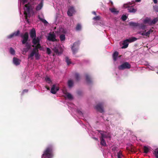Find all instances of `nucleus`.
Instances as JSON below:
<instances>
[{"mask_svg": "<svg viewBox=\"0 0 158 158\" xmlns=\"http://www.w3.org/2000/svg\"><path fill=\"white\" fill-rule=\"evenodd\" d=\"M24 9V15L25 19L28 22V17H29L31 15H33L34 14L32 7L30 4L28 3L27 4H26L25 5Z\"/></svg>", "mask_w": 158, "mask_h": 158, "instance_id": "1", "label": "nucleus"}, {"mask_svg": "<svg viewBox=\"0 0 158 158\" xmlns=\"http://www.w3.org/2000/svg\"><path fill=\"white\" fill-rule=\"evenodd\" d=\"M98 131L101 135L100 137L101 144L103 146H106V143L104 139L106 138H110L111 136L110 134L103 131L98 130Z\"/></svg>", "mask_w": 158, "mask_h": 158, "instance_id": "2", "label": "nucleus"}, {"mask_svg": "<svg viewBox=\"0 0 158 158\" xmlns=\"http://www.w3.org/2000/svg\"><path fill=\"white\" fill-rule=\"evenodd\" d=\"M53 156L52 147L51 146H50L44 151L41 158H52Z\"/></svg>", "mask_w": 158, "mask_h": 158, "instance_id": "3", "label": "nucleus"}, {"mask_svg": "<svg viewBox=\"0 0 158 158\" xmlns=\"http://www.w3.org/2000/svg\"><path fill=\"white\" fill-rule=\"evenodd\" d=\"M140 29L142 31H139L138 33L143 36H149L151 33L153 31L152 29H150L147 32H146L145 29L146 27L145 25L142 24L139 27Z\"/></svg>", "mask_w": 158, "mask_h": 158, "instance_id": "4", "label": "nucleus"}, {"mask_svg": "<svg viewBox=\"0 0 158 158\" xmlns=\"http://www.w3.org/2000/svg\"><path fill=\"white\" fill-rule=\"evenodd\" d=\"M137 39L134 37H132L128 39L124 40L123 43V46L122 47V48H127L129 43L132 42L136 41Z\"/></svg>", "mask_w": 158, "mask_h": 158, "instance_id": "5", "label": "nucleus"}, {"mask_svg": "<svg viewBox=\"0 0 158 158\" xmlns=\"http://www.w3.org/2000/svg\"><path fill=\"white\" fill-rule=\"evenodd\" d=\"M56 35L54 32L49 33L47 36V40L50 41L54 42L56 41Z\"/></svg>", "mask_w": 158, "mask_h": 158, "instance_id": "6", "label": "nucleus"}, {"mask_svg": "<svg viewBox=\"0 0 158 158\" xmlns=\"http://www.w3.org/2000/svg\"><path fill=\"white\" fill-rule=\"evenodd\" d=\"M131 68V65L127 62H125L118 67L119 70H123L126 69H130Z\"/></svg>", "mask_w": 158, "mask_h": 158, "instance_id": "7", "label": "nucleus"}, {"mask_svg": "<svg viewBox=\"0 0 158 158\" xmlns=\"http://www.w3.org/2000/svg\"><path fill=\"white\" fill-rule=\"evenodd\" d=\"M80 42L79 41L75 42L71 47V49L73 54H75L77 51Z\"/></svg>", "mask_w": 158, "mask_h": 158, "instance_id": "8", "label": "nucleus"}, {"mask_svg": "<svg viewBox=\"0 0 158 158\" xmlns=\"http://www.w3.org/2000/svg\"><path fill=\"white\" fill-rule=\"evenodd\" d=\"M53 50L55 53L58 55L61 54L63 52L62 48L59 46L57 47H55L53 48Z\"/></svg>", "mask_w": 158, "mask_h": 158, "instance_id": "9", "label": "nucleus"}, {"mask_svg": "<svg viewBox=\"0 0 158 158\" xmlns=\"http://www.w3.org/2000/svg\"><path fill=\"white\" fill-rule=\"evenodd\" d=\"M62 92L64 94V97L66 98H67L69 100H71L73 98V97L72 95L70 93L67 92L65 88H64L62 89Z\"/></svg>", "mask_w": 158, "mask_h": 158, "instance_id": "10", "label": "nucleus"}, {"mask_svg": "<svg viewBox=\"0 0 158 158\" xmlns=\"http://www.w3.org/2000/svg\"><path fill=\"white\" fill-rule=\"evenodd\" d=\"M59 89V88L57 85H53L51 87V92L52 94H55Z\"/></svg>", "mask_w": 158, "mask_h": 158, "instance_id": "11", "label": "nucleus"}, {"mask_svg": "<svg viewBox=\"0 0 158 158\" xmlns=\"http://www.w3.org/2000/svg\"><path fill=\"white\" fill-rule=\"evenodd\" d=\"M123 6L125 8H127L129 12L134 13L136 11V10L135 9L133 6H129L128 4H126L124 5Z\"/></svg>", "mask_w": 158, "mask_h": 158, "instance_id": "12", "label": "nucleus"}, {"mask_svg": "<svg viewBox=\"0 0 158 158\" xmlns=\"http://www.w3.org/2000/svg\"><path fill=\"white\" fill-rule=\"evenodd\" d=\"M21 37L23 39L22 41L23 44H25L27 41L28 38V32H25L23 35H22Z\"/></svg>", "mask_w": 158, "mask_h": 158, "instance_id": "13", "label": "nucleus"}, {"mask_svg": "<svg viewBox=\"0 0 158 158\" xmlns=\"http://www.w3.org/2000/svg\"><path fill=\"white\" fill-rule=\"evenodd\" d=\"M75 12V10L74 7L73 6H70L68 9L67 12V14L68 16H71Z\"/></svg>", "mask_w": 158, "mask_h": 158, "instance_id": "14", "label": "nucleus"}, {"mask_svg": "<svg viewBox=\"0 0 158 158\" xmlns=\"http://www.w3.org/2000/svg\"><path fill=\"white\" fill-rule=\"evenodd\" d=\"M32 39V42L34 45H37L40 44V37H36Z\"/></svg>", "mask_w": 158, "mask_h": 158, "instance_id": "15", "label": "nucleus"}, {"mask_svg": "<svg viewBox=\"0 0 158 158\" xmlns=\"http://www.w3.org/2000/svg\"><path fill=\"white\" fill-rule=\"evenodd\" d=\"M95 109L101 113H102L103 111L102 104V103H100L95 107Z\"/></svg>", "mask_w": 158, "mask_h": 158, "instance_id": "16", "label": "nucleus"}, {"mask_svg": "<svg viewBox=\"0 0 158 158\" xmlns=\"http://www.w3.org/2000/svg\"><path fill=\"white\" fill-rule=\"evenodd\" d=\"M30 35L31 37L33 39L36 36V32L34 28H32L30 32Z\"/></svg>", "mask_w": 158, "mask_h": 158, "instance_id": "17", "label": "nucleus"}, {"mask_svg": "<svg viewBox=\"0 0 158 158\" xmlns=\"http://www.w3.org/2000/svg\"><path fill=\"white\" fill-rule=\"evenodd\" d=\"M37 49L35 48H33V50L32 51L31 53L28 56V58L30 59L31 60H33L34 59V56H35V51H36Z\"/></svg>", "mask_w": 158, "mask_h": 158, "instance_id": "18", "label": "nucleus"}, {"mask_svg": "<svg viewBox=\"0 0 158 158\" xmlns=\"http://www.w3.org/2000/svg\"><path fill=\"white\" fill-rule=\"evenodd\" d=\"M19 34V31H17L7 36V38H11L15 36H18Z\"/></svg>", "mask_w": 158, "mask_h": 158, "instance_id": "19", "label": "nucleus"}, {"mask_svg": "<svg viewBox=\"0 0 158 158\" xmlns=\"http://www.w3.org/2000/svg\"><path fill=\"white\" fill-rule=\"evenodd\" d=\"M21 60L18 58L14 57L13 59V63L16 65H19L20 63Z\"/></svg>", "mask_w": 158, "mask_h": 158, "instance_id": "20", "label": "nucleus"}, {"mask_svg": "<svg viewBox=\"0 0 158 158\" xmlns=\"http://www.w3.org/2000/svg\"><path fill=\"white\" fill-rule=\"evenodd\" d=\"M43 0H42L40 3L36 6V9L37 10H40L43 6Z\"/></svg>", "mask_w": 158, "mask_h": 158, "instance_id": "21", "label": "nucleus"}, {"mask_svg": "<svg viewBox=\"0 0 158 158\" xmlns=\"http://www.w3.org/2000/svg\"><path fill=\"white\" fill-rule=\"evenodd\" d=\"M151 19L150 18H146L143 21V22L144 24H148L151 25Z\"/></svg>", "mask_w": 158, "mask_h": 158, "instance_id": "22", "label": "nucleus"}, {"mask_svg": "<svg viewBox=\"0 0 158 158\" xmlns=\"http://www.w3.org/2000/svg\"><path fill=\"white\" fill-rule=\"evenodd\" d=\"M118 55V52L116 51L113 54V60L114 61H116L117 57Z\"/></svg>", "mask_w": 158, "mask_h": 158, "instance_id": "23", "label": "nucleus"}, {"mask_svg": "<svg viewBox=\"0 0 158 158\" xmlns=\"http://www.w3.org/2000/svg\"><path fill=\"white\" fill-rule=\"evenodd\" d=\"M27 0H19V9L21 7V4L24 5L27 2Z\"/></svg>", "mask_w": 158, "mask_h": 158, "instance_id": "24", "label": "nucleus"}, {"mask_svg": "<svg viewBox=\"0 0 158 158\" xmlns=\"http://www.w3.org/2000/svg\"><path fill=\"white\" fill-rule=\"evenodd\" d=\"M110 11L113 13L114 14H117L118 13V11H117L116 9L114 8H110Z\"/></svg>", "mask_w": 158, "mask_h": 158, "instance_id": "25", "label": "nucleus"}, {"mask_svg": "<svg viewBox=\"0 0 158 158\" xmlns=\"http://www.w3.org/2000/svg\"><path fill=\"white\" fill-rule=\"evenodd\" d=\"M38 17L40 20L43 23L45 24H47L48 23V22L44 19V17H41L40 16H38Z\"/></svg>", "mask_w": 158, "mask_h": 158, "instance_id": "26", "label": "nucleus"}, {"mask_svg": "<svg viewBox=\"0 0 158 158\" xmlns=\"http://www.w3.org/2000/svg\"><path fill=\"white\" fill-rule=\"evenodd\" d=\"M69 87L70 88L72 87L73 85V82L71 80H69L68 82Z\"/></svg>", "mask_w": 158, "mask_h": 158, "instance_id": "27", "label": "nucleus"}, {"mask_svg": "<svg viewBox=\"0 0 158 158\" xmlns=\"http://www.w3.org/2000/svg\"><path fill=\"white\" fill-rule=\"evenodd\" d=\"M34 48H35L36 49H37V50H36V51H38V49H39L40 50H43V48L41 46L40 44H39L35 46V47Z\"/></svg>", "mask_w": 158, "mask_h": 158, "instance_id": "28", "label": "nucleus"}, {"mask_svg": "<svg viewBox=\"0 0 158 158\" xmlns=\"http://www.w3.org/2000/svg\"><path fill=\"white\" fill-rule=\"evenodd\" d=\"M158 21V19L157 18H154L152 20H151V25L154 24L156 23Z\"/></svg>", "mask_w": 158, "mask_h": 158, "instance_id": "29", "label": "nucleus"}, {"mask_svg": "<svg viewBox=\"0 0 158 158\" xmlns=\"http://www.w3.org/2000/svg\"><path fill=\"white\" fill-rule=\"evenodd\" d=\"M35 56L36 59L38 60L40 58V55L38 51H35Z\"/></svg>", "mask_w": 158, "mask_h": 158, "instance_id": "30", "label": "nucleus"}, {"mask_svg": "<svg viewBox=\"0 0 158 158\" xmlns=\"http://www.w3.org/2000/svg\"><path fill=\"white\" fill-rule=\"evenodd\" d=\"M60 40L61 42L64 41L65 40V35L64 34L61 35L60 36Z\"/></svg>", "mask_w": 158, "mask_h": 158, "instance_id": "31", "label": "nucleus"}, {"mask_svg": "<svg viewBox=\"0 0 158 158\" xmlns=\"http://www.w3.org/2000/svg\"><path fill=\"white\" fill-rule=\"evenodd\" d=\"M143 149L144 152L146 153H148L149 150V148L147 146H144Z\"/></svg>", "mask_w": 158, "mask_h": 158, "instance_id": "32", "label": "nucleus"}, {"mask_svg": "<svg viewBox=\"0 0 158 158\" xmlns=\"http://www.w3.org/2000/svg\"><path fill=\"white\" fill-rule=\"evenodd\" d=\"M86 79L87 83H89L91 81L90 80V77L89 75H86Z\"/></svg>", "mask_w": 158, "mask_h": 158, "instance_id": "33", "label": "nucleus"}, {"mask_svg": "<svg viewBox=\"0 0 158 158\" xmlns=\"http://www.w3.org/2000/svg\"><path fill=\"white\" fill-rule=\"evenodd\" d=\"M45 81L48 83L50 84L51 83V81L49 77H46L45 78Z\"/></svg>", "mask_w": 158, "mask_h": 158, "instance_id": "34", "label": "nucleus"}, {"mask_svg": "<svg viewBox=\"0 0 158 158\" xmlns=\"http://www.w3.org/2000/svg\"><path fill=\"white\" fill-rule=\"evenodd\" d=\"M10 52L12 55H14L15 54V52L14 49L12 48H10Z\"/></svg>", "mask_w": 158, "mask_h": 158, "instance_id": "35", "label": "nucleus"}, {"mask_svg": "<svg viewBox=\"0 0 158 158\" xmlns=\"http://www.w3.org/2000/svg\"><path fill=\"white\" fill-rule=\"evenodd\" d=\"M65 60L68 65H69L71 63L70 60L68 57H65Z\"/></svg>", "mask_w": 158, "mask_h": 158, "instance_id": "36", "label": "nucleus"}, {"mask_svg": "<svg viewBox=\"0 0 158 158\" xmlns=\"http://www.w3.org/2000/svg\"><path fill=\"white\" fill-rule=\"evenodd\" d=\"M81 29V25L79 24H78L77 25V26L76 27V30L77 31H79Z\"/></svg>", "mask_w": 158, "mask_h": 158, "instance_id": "37", "label": "nucleus"}, {"mask_svg": "<svg viewBox=\"0 0 158 158\" xmlns=\"http://www.w3.org/2000/svg\"><path fill=\"white\" fill-rule=\"evenodd\" d=\"M77 112L79 115L81 116V117H82L83 116V113L80 110H77Z\"/></svg>", "mask_w": 158, "mask_h": 158, "instance_id": "38", "label": "nucleus"}, {"mask_svg": "<svg viewBox=\"0 0 158 158\" xmlns=\"http://www.w3.org/2000/svg\"><path fill=\"white\" fill-rule=\"evenodd\" d=\"M123 156V155L121 152H119L117 153L118 158H121Z\"/></svg>", "mask_w": 158, "mask_h": 158, "instance_id": "39", "label": "nucleus"}, {"mask_svg": "<svg viewBox=\"0 0 158 158\" xmlns=\"http://www.w3.org/2000/svg\"><path fill=\"white\" fill-rule=\"evenodd\" d=\"M154 154L156 158H158V149L154 151Z\"/></svg>", "mask_w": 158, "mask_h": 158, "instance_id": "40", "label": "nucleus"}, {"mask_svg": "<svg viewBox=\"0 0 158 158\" xmlns=\"http://www.w3.org/2000/svg\"><path fill=\"white\" fill-rule=\"evenodd\" d=\"M130 25L133 26H138V23H130Z\"/></svg>", "mask_w": 158, "mask_h": 158, "instance_id": "41", "label": "nucleus"}, {"mask_svg": "<svg viewBox=\"0 0 158 158\" xmlns=\"http://www.w3.org/2000/svg\"><path fill=\"white\" fill-rule=\"evenodd\" d=\"M127 18V16L125 15H123L121 17V18L123 21H125L126 20Z\"/></svg>", "mask_w": 158, "mask_h": 158, "instance_id": "42", "label": "nucleus"}, {"mask_svg": "<svg viewBox=\"0 0 158 158\" xmlns=\"http://www.w3.org/2000/svg\"><path fill=\"white\" fill-rule=\"evenodd\" d=\"M51 52V50L49 48H47V53L49 55L50 54Z\"/></svg>", "mask_w": 158, "mask_h": 158, "instance_id": "43", "label": "nucleus"}, {"mask_svg": "<svg viewBox=\"0 0 158 158\" xmlns=\"http://www.w3.org/2000/svg\"><path fill=\"white\" fill-rule=\"evenodd\" d=\"M75 77L77 80H78L79 78V76L78 74L76 73L75 74Z\"/></svg>", "mask_w": 158, "mask_h": 158, "instance_id": "44", "label": "nucleus"}, {"mask_svg": "<svg viewBox=\"0 0 158 158\" xmlns=\"http://www.w3.org/2000/svg\"><path fill=\"white\" fill-rule=\"evenodd\" d=\"M100 19V17L99 16H97L95 17H94L93 18V19L95 20H99Z\"/></svg>", "mask_w": 158, "mask_h": 158, "instance_id": "45", "label": "nucleus"}, {"mask_svg": "<svg viewBox=\"0 0 158 158\" xmlns=\"http://www.w3.org/2000/svg\"><path fill=\"white\" fill-rule=\"evenodd\" d=\"M154 9L156 12H158V6H154Z\"/></svg>", "mask_w": 158, "mask_h": 158, "instance_id": "46", "label": "nucleus"}, {"mask_svg": "<svg viewBox=\"0 0 158 158\" xmlns=\"http://www.w3.org/2000/svg\"><path fill=\"white\" fill-rule=\"evenodd\" d=\"M26 46L27 47L28 49H29L31 48L30 45L28 43H26Z\"/></svg>", "mask_w": 158, "mask_h": 158, "instance_id": "47", "label": "nucleus"}, {"mask_svg": "<svg viewBox=\"0 0 158 158\" xmlns=\"http://www.w3.org/2000/svg\"><path fill=\"white\" fill-rule=\"evenodd\" d=\"M147 68L151 70H153L154 69L152 67L149 65L147 66Z\"/></svg>", "mask_w": 158, "mask_h": 158, "instance_id": "48", "label": "nucleus"}, {"mask_svg": "<svg viewBox=\"0 0 158 158\" xmlns=\"http://www.w3.org/2000/svg\"><path fill=\"white\" fill-rule=\"evenodd\" d=\"M28 91V90L27 89H24L23 90V93H24V92H27Z\"/></svg>", "mask_w": 158, "mask_h": 158, "instance_id": "49", "label": "nucleus"}, {"mask_svg": "<svg viewBox=\"0 0 158 158\" xmlns=\"http://www.w3.org/2000/svg\"><path fill=\"white\" fill-rule=\"evenodd\" d=\"M153 1L155 4L157 2V0H153Z\"/></svg>", "mask_w": 158, "mask_h": 158, "instance_id": "50", "label": "nucleus"}, {"mask_svg": "<svg viewBox=\"0 0 158 158\" xmlns=\"http://www.w3.org/2000/svg\"><path fill=\"white\" fill-rule=\"evenodd\" d=\"M141 0H135V2H139L141 1Z\"/></svg>", "mask_w": 158, "mask_h": 158, "instance_id": "51", "label": "nucleus"}, {"mask_svg": "<svg viewBox=\"0 0 158 158\" xmlns=\"http://www.w3.org/2000/svg\"><path fill=\"white\" fill-rule=\"evenodd\" d=\"M93 14H94V15H96V12L94 11L92 12Z\"/></svg>", "mask_w": 158, "mask_h": 158, "instance_id": "52", "label": "nucleus"}, {"mask_svg": "<svg viewBox=\"0 0 158 158\" xmlns=\"http://www.w3.org/2000/svg\"><path fill=\"white\" fill-rule=\"evenodd\" d=\"M94 139H96V140H98V139H97V138H95V137H94Z\"/></svg>", "mask_w": 158, "mask_h": 158, "instance_id": "53", "label": "nucleus"}, {"mask_svg": "<svg viewBox=\"0 0 158 158\" xmlns=\"http://www.w3.org/2000/svg\"><path fill=\"white\" fill-rule=\"evenodd\" d=\"M47 89L48 90H49V88L48 87V88H47Z\"/></svg>", "mask_w": 158, "mask_h": 158, "instance_id": "54", "label": "nucleus"}, {"mask_svg": "<svg viewBox=\"0 0 158 158\" xmlns=\"http://www.w3.org/2000/svg\"><path fill=\"white\" fill-rule=\"evenodd\" d=\"M111 4H113V2H111Z\"/></svg>", "mask_w": 158, "mask_h": 158, "instance_id": "55", "label": "nucleus"}, {"mask_svg": "<svg viewBox=\"0 0 158 158\" xmlns=\"http://www.w3.org/2000/svg\"><path fill=\"white\" fill-rule=\"evenodd\" d=\"M20 14H21V12H20Z\"/></svg>", "mask_w": 158, "mask_h": 158, "instance_id": "56", "label": "nucleus"}, {"mask_svg": "<svg viewBox=\"0 0 158 158\" xmlns=\"http://www.w3.org/2000/svg\"><path fill=\"white\" fill-rule=\"evenodd\" d=\"M157 74H158V72H157Z\"/></svg>", "mask_w": 158, "mask_h": 158, "instance_id": "57", "label": "nucleus"}]
</instances>
